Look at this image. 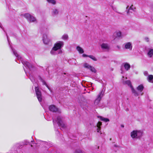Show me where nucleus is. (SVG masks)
<instances>
[{
    "label": "nucleus",
    "instance_id": "obj_32",
    "mask_svg": "<svg viewBox=\"0 0 153 153\" xmlns=\"http://www.w3.org/2000/svg\"><path fill=\"white\" fill-rule=\"evenodd\" d=\"M89 55H87L85 54H82V56L83 57H88Z\"/></svg>",
    "mask_w": 153,
    "mask_h": 153
},
{
    "label": "nucleus",
    "instance_id": "obj_10",
    "mask_svg": "<svg viewBox=\"0 0 153 153\" xmlns=\"http://www.w3.org/2000/svg\"><path fill=\"white\" fill-rule=\"evenodd\" d=\"M132 46L131 43L130 42H127L125 44V48L130 50H132Z\"/></svg>",
    "mask_w": 153,
    "mask_h": 153
},
{
    "label": "nucleus",
    "instance_id": "obj_34",
    "mask_svg": "<svg viewBox=\"0 0 153 153\" xmlns=\"http://www.w3.org/2000/svg\"><path fill=\"white\" fill-rule=\"evenodd\" d=\"M117 47L119 49H120V47L118 45L117 46Z\"/></svg>",
    "mask_w": 153,
    "mask_h": 153
},
{
    "label": "nucleus",
    "instance_id": "obj_22",
    "mask_svg": "<svg viewBox=\"0 0 153 153\" xmlns=\"http://www.w3.org/2000/svg\"><path fill=\"white\" fill-rule=\"evenodd\" d=\"M147 79L149 82H153V75H149L147 78Z\"/></svg>",
    "mask_w": 153,
    "mask_h": 153
},
{
    "label": "nucleus",
    "instance_id": "obj_8",
    "mask_svg": "<svg viewBox=\"0 0 153 153\" xmlns=\"http://www.w3.org/2000/svg\"><path fill=\"white\" fill-rule=\"evenodd\" d=\"M100 46L102 49L105 51H108L110 49L109 45L107 43H102L101 44Z\"/></svg>",
    "mask_w": 153,
    "mask_h": 153
},
{
    "label": "nucleus",
    "instance_id": "obj_1",
    "mask_svg": "<svg viewBox=\"0 0 153 153\" xmlns=\"http://www.w3.org/2000/svg\"><path fill=\"white\" fill-rule=\"evenodd\" d=\"M143 131L141 130H133L131 133V136L133 139H140L143 136Z\"/></svg>",
    "mask_w": 153,
    "mask_h": 153
},
{
    "label": "nucleus",
    "instance_id": "obj_9",
    "mask_svg": "<svg viewBox=\"0 0 153 153\" xmlns=\"http://www.w3.org/2000/svg\"><path fill=\"white\" fill-rule=\"evenodd\" d=\"M103 92L102 91L98 95L97 98L95 100L94 102V104L96 105H97L99 103L101 99V95H103Z\"/></svg>",
    "mask_w": 153,
    "mask_h": 153
},
{
    "label": "nucleus",
    "instance_id": "obj_30",
    "mask_svg": "<svg viewBox=\"0 0 153 153\" xmlns=\"http://www.w3.org/2000/svg\"><path fill=\"white\" fill-rule=\"evenodd\" d=\"M29 78L32 81V82H33L34 81V79L32 76H30Z\"/></svg>",
    "mask_w": 153,
    "mask_h": 153
},
{
    "label": "nucleus",
    "instance_id": "obj_27",
    "mask_svg": "<svg viewBox=\"0 0 153 153\" xmlns=\"http://www.w3.org/2000/svg\"><path fill=\"white\" fill-rule=\"evenodd\" d=\"M89 69L91 70V71L94 73H95L96 72V70L92 66H91Z\"/></svg>",
    "mask_w": 153,
    "mask_h": 153
},
{
    "label": "nucleus",
    "instance_id": "obj_24",
    "mask_svg": "<svg viewBox=\"0 0 153 153\" xmlns=\"http://www.w3.org/2000/svg\"><path fill=\"white\" fill-rule=\"evenodd\" d=\"M100 120L102 121H104V122H107L109 121V120L108 119L104 118L102 117H100Z\"/></svg>",
    "mask_w": 153,
    "mask_h": 153
},
{
    "label": "nucleus",
    "instance_id": "obj_12",
    "mask_svg": "<svg viewBox=\"0 0 153 153\" xmlns=\"http://www.w3.org/2000/svg\"><path fill=\"white\" fill-rule=\"evenodd\" d=\"M49 108V110L52 112H56L58 111V109L53 105H50Z\"/></svg>",
    "mask_w": 153,
    "mask_h": 153
},
{
    "label": "nucleus",
    "instance_id": "obj_25",
    "mask_svg": "<svg viewBox=\"0 0 153 153\" xmlns=\"http://www.w3.org/2000/svg\"><path fill=\"white\" fill-rule=\"evenodd\" d=\"M47 1L49 3L53 4H55L56 3V1L55 0H47Z\"/></svg>",
    "mask_w": 153,
    "mask_h": 153
},
{
    "label": "nucleus",
    "instance_id": "obj_23",
    "mask_svg": "<svg viewBox=\"0 0 153 153\" xmlns=\"http://www.w3.org/2000/svg\"><path fill=\"white\" fill-rule=\"evenodd\" d=\"M83 66L85 68L89 69L91 66L90 65L88 64L87 63H85L83 64Z\"/></svg>",
    "mask_w": 153,
    "mask_h": 153
},
{
    "label": "nucleus",
    "instance_id": "obj_28",
    "mask_svg": "<svg viewBox=\"0 0 153 153\" xmlns=\"http://www.w3.org/2000/svg\"><path fill=\"white\" fill-rule=\"evenodd\" d=\"M41 81L42 82L43 84L45 85L50 90V88L47 84L42 79H41Z\"/></svg>",
    "mask_w": 153,
    "mask_h": 153
},
{
    "label": "nucleus",
    "instance_id": "obj_29",
    "mask_svg": "<svg viewBox=\"0 0 153 153\" xmlns=\"http://www.w3.org/2000/svg\"><path fill=\"white\" fill-rule=\"evenodd\" d=\"M135 9V8L133 6V5H132L131 6L130 8H129V10H128V11L127 12V13H128L129 12V11L130 10H132L133 11H134V10Z\"/></svg>",
    "mask_w": 153,
    "mask_h": 153
},
{
    "label": "nucleus",
    "instance_id": "obj_4",
    "mask_svg": "<svg viewBox=\"0 0 153 153\" xmlns=\"http://www.w3.org/2000/svg\"><path fill=\"white\" fill-rule=\"evenodd\" d=\"M62 118L61 116H59L57 117L56 119H53V124L55 125V123H56L59 126L62 128H65V125L62 121Z\"/></svg>",
    "mask_w": 153,
    "mask_h": 153
},
{
    "label": "nucleus",
    "instance_id": "obj_14",
    "mask_svg": "<svg viewBox=\"0 0 153 153\" xmlns=\"http://www.w3.org/2000/svg\"><path fill=\"white\" fill-rule=\"evenodd\" d=\"M121 33L120 31H117L115 32L113 35V38L114 39L117 37H120L121 36Z\"/></svg>",
    "mask_w": 153,
    "mask_h": 153
},
{
    "label": "nucleus",
    "instance_id": "obj_11",
    "mask_svg": "<svg viewBox=\"0 0 153 153\" xmlns=\"http://www.w3.org/2000/svg\"><path fill=\"white\" fill-rule=\"evenodd\" d=\"M43 41L44 43L46 44H48L50 41V39L48 38L46 34H44L43 37Z\"/></svg>",
    "mask_w": 153,
    "mask_h": 153
},
{
    "label": "nucleus",
    "instance_id": "obj_18",
    "mask_svg": "<svg viewBox=\"0 0 153 153\" xmlns=\"http://www.w3.org/2000/svg\"><path fill=\"white\" fill-rule=\"evenodd\" d=\"M144 87L142 85H140L137 87V89L138 91L141 92L143 90Z\"/></svg>",
    "mask_w": 153,
    "mask_h": 153
},
{
    "label": "nucleus",
    "instance_id": "obj_19",
    "mask_svg": "<svg viewBox=\"0 0 153 153\" xmlns=\"http://www.w3.org/2000/svg\"><path fill=\"white\" fill-rule=\"evenodd\" d=\"M57 51L55 48H54L53 47L51 51V53L53 55H55L58 53H57L56 51Z\"/></svg>",
    "mask_w": 153,
    "mask_h": 153
},
{
    "label": "nucleus",
    "instance_id": "obj_20",
    "mask_svg": "<svg viewBox=\"0 0 153 153\" xmlns=\"http://www.w3.org/2000/svg\"><path fill=\"white\" fill-rule=\"evenodd\" d=\"M148 55L149 57H152L153 56V49H150L148 53Z\"/></svg>",
    "mask_w": 153,
    "mask_h": 153
},
{
    "label": "nucleus",
    "instance_id": "obj_21",
    "mask_svg": "<svg viewBox=\"0 0 153 153\" xmlns=\"http://www.w3.org/2000/svg\"><path fill=\"white\" fill-rule=\"evenodd\" d=\"M62 39L64 40H66L68 39V36L67 34H64L62 36Z\"/></svg>",
    "mask_w": 153,
    "mask_h": 153
},
{
    "label": "nucleus",
    "instance_id": "obj_17",
    "mask_svg": "<svg viewBox=\"0 0 153 153\" xmlns=\"http://www.w3.org/2000/svg\"><path fill=\"white\" fill-rule=\"evenodd\" d=\"M76 49L79 52V53L80 54L84 52L83 49L79 46L76 47Z\"/></svg>",
    "mask_w": 153,
    "mask_h": 153
},
{
    "label": "nucleus",
    "instance_id": "obj_15",
    "mask_svg": "<svg viewBox=\"0 0 153 153\" xmlns=\"http://www.w3.org/2000/svg\"><path fill=\"white\" fill-rule=\"evenodd\" d=\"M125 69L126 71L128 70L130 68V65L127 63H125L123 64Z\"/></svg>",
    "mask_w": 153,
    "mask_h": 153
},
{
    "label": "nucleus",
    "instance_id": "obj_31",
    "mask_svg": "<svg viewBox=\"0 0 153 153\" xmlns=\"http://www.w3.org/2000/svg\"><path fill=\"white\" fill-rule=\"evenodd\" d=\"M145 39L146 40V42H149V39L148 37H146L145 38Z\"/></svg>",
    "mask_w": 153,
    "mask_h": 153
},
{
    "label": "nucleus",
    "instance_id": "obj_33",
    "mask_svg": "<svg viewBox=\"0 0 153 153\" xmlns=\"http://www.w3.org/2000/svg\"><path fill=\"white\" fill-rule=\"evenodd\" d=\"M144 74L145 75L147 76L148 75V73L147 71H145L144 72Z\"/></svg>",
    "mask_w": 153,
    "mask_h": 153
},
{
    "label": "nucleus",
    "instance_id": "obj_6",
    "mask_svg": "<svg viewBox=\"0 0 153 153\" xmlns=\"http://www.w3.org/2000/svg\"><path fill=\"white\" fill-rule=\"evenodd\" d=\"M126 84H127L128 86H130L131 89L132 91L134 94V95L135 96H137L140 94L141 95H142L143 93L139 94L133 88L131 84V82L130 81H127L125 82Z\"/></svg>",
    "mask_w": 153,
    "mask_h": 153
},
{
    "label": "nucleus",
    "instance_id": "obj_26",
    "mask_svg": "<svg viewBox=\"0 0 153 153\" xmlns=\"http://www.w3.org/2000/svg\"><path fill=\"white\" fill-rule=\"evenodd\" d=\"M88 57L90 58L91 59H92L94 61H96L97 60V58L93 56L89 55L88 56Z\"/></svg>",
    "mask_w": 153,
    "mask_h": 153
},
{
    "label": "nucleus",
    "instance_id": "obj_16",
    "mask_svg": "<svg viewBox=\"0 0 153 153\" xmlns=\"http://www.w3.org/2000/svg\"><path fill=\"white\" fill-rule=\"evenodd\" d=\"M102 125V123L100 122H99L97 124V132L100 133V134H101L102 133L100 131L101 127L100 126Z\"/></svg>",
    "mask_w": 153,
    "mask_h": 153
},
{
    "label": "nucleus",
    "instance_id": "obj_13",
    "mask_svg": "<svg viewBox=\"0 0 153 153\" xmlns=\"http://www.w3.org/2000/svg\"><path fill=\"white\" fill-rule=\"evenodd\" d=\"M59 11L57 9L54 8L52 9L51 14L53 16H55L59 14Z\"/></svg>",
    "mask_w": 153,
    "mask_h": 153
},
{
    "label": "nucleus",
    "instance_id": "obj_36",
    "mask_svg": "<svg viewBox=\"0 0 153 153\" xmlns=\"http://www.w3.org/2000/svg\"><path fill=\"white\" fill-rule=\"evenodd\" d=\"M128 6L127 7V8H128Z\"/></svg>",
    "mask_w": 153,
    "mask_h": 153
},
{
    "label": "nucleus",
    "instance_id": "obj_2",
    "mask_svg": "<svg viewBox=\"0 0 153 153\" xmlns=\"http://www.w3.org/2000/svg\"><path fill=\"white\" fill-rule=\"evenodd\" d=\"M12 51L13 52V53L15 55V56L17 57H18V59L20 60L21 61L22 63L25 66L27 67L28 68L30 69L31 68L33 67V66L32 65H31L30 63H29L28 62H27L26 61H22L21 60V58L20 57V56H18V54L17 53L16 51L14 50L12 48Z\"/></svg>",
    "mask_w": 153,
    "mask_h": 153
},
{
    "label": "nucleus",
    "instance_id": "obj_35",
    "mask_svg": "<svg viewBox=\"0 0 153 153\" xmlns=\"http://www.w3.org/2000/svg\"><path fill=\"white\" fill-rule=\"evenodd\" d=\"M0 27L2 28V26H1V24L0 23Z\"/></svg>",
    "mask_w": 153,
    "mask_h": 153
},
{
    "label": "nucleus",
    "instance_id": "obj_3",
    "mask_svg": "<svg viewBox=\"0 0 153 153\" xmlns=\"http://www.w3.org/2000/svg\"><path fill=\"white\" fill-rule=\"evenodd\" d=\"M64 45V42L62 41H59L55 44L53 47L57 50H59L58 53L60 54L62 53V51L60 50Z\"/></svg>",
    "mask_w": 153,
    "mask_h": 153
},
{
    "label": "nucleus",
    "instance_id": "obj_7",
    "mask_svg": "<svg viewBox=\"0 0 153 153\" xmlns=\"http://www.w3.org/2000/svg\"><path fill=\"white\" fill-rule=\"evenodd\" d=\"M35 91L38 100L39 102H41L42 100L41 93V92L39 90V88L38 87H35Z\"/></svg>",
    "mask_w": 153,
    "mask_h": 153
},
{
    "label": "nucleus",
    "instance_id": "obj_5",
    "mask_svg": "<svg viewBox=\"0 0 153 153\" xmlns=\"http://www.w3.org/2000/svg\"><path fill=\"white\" fill-rule=\"evenodd\" d=\"M30 22H35L36 21V19L33 16L28 13H25L22 15Z\"/></svg>",
    "mask_w": 153,
    "mask_h": 153
}]
</instances>
